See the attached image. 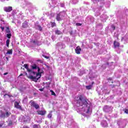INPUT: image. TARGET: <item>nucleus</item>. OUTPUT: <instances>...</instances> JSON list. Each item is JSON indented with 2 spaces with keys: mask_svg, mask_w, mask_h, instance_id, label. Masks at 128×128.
Listing matches in <instances>:
<instances>
[{
  "mask_svg": "<svg viewBox=\"0 0 128 128\" xmlns=\"http://www.w3.org/2000/svg\"><path fill=\"white\" fill-rule=\"evenodd\" d=\"M108 80H112V78H108Z\"/></svg>",
  "mask_w": 128,
  "mask_h": 128,
  "instance_id": "09e8293b",
  "label": "nucleus"
},
{
  "mask_svg": "<svg viewBox=\"0 0 128 128\" xmlns=\"http://www.w3.org/2000/svg\"><path fill=\"white\" fill-rule=\"evenodd\" d=\"M30 118L28 116H26L24 120V122H30Z\"/></svg>",
  "mask_w": 128,
  "mask_h": 128,
  "instance_id": "412c9836",
  "label": "nucleus"
},
{
  "mask_svg": "<svg viewBox=\"0 0 128 128\" xmlns=\"http://www.w3.org/2000/svg\"><path fill=\"white\" fill-rule=\"evenodd\" d=\"M30 103L31 106H33V108H35L36 110H38V108H40V106L38 105V104H36V102L32 100H31L30 102Z\"/></svg>",
  "mask_w": 128,
  "mask_h": 128,
  "instance_id": "423d86ee",
  "label": "nucleus"
},
{
  "mask_svg": "<svg viewBox=\"0 0 128 128\" xmlns=\"http://www.w3.org/2000/svg\"><path fill=\"white\" fill-rule=\"evenodd\" d=\"M6 0H0V2H6Z\"/></svg>",
  "mask_w": 128,
  "mask_h": 128,
  "instance_id": "49530a36",
  "label": "nucleus"
},
{
  "mask_svg": "<svg viewBox=\"0 0 128 128\" xmlns=\"http://www.w3.org/2000/svg\"><path fill=\"white\" fill-rule=\"evenodd\" d=\"M92 88V85H89V86H86V88H87V90H90Z\"/></svg>",
  "mask_w": 128,
  "mask_h": 128,
  "instance_id": "a878e982",
  "label": "nucleus"
},
{
  "mask_svg": "<svg viewBox=\"0 0 128 128\" xmlns=\"http://www.w3.org/2000/svg\"><path fill=\"white\" fill-rule=\"evenodd\" d=\"M4 124V122H0V128L2 126V125Z\"/></svg>",
  "mask_w": 128,
  "mask_h": 128,
  "instance_id": "ea45409f",
  "label": "nucleus"
},
{
  "mask_svg": "<svg viewBox=\"0 0 128 128\" xmlns=\"http://www.w3.org/2000/svg\"><path fill=\"white\" fill-rule=\"evenodd\" d=\"M6 38H12V33H7Z\"/></svg>",
  "mask_w": 128,
  "mask_h": 128,
  "instance_id": "b1692460",
  "label": "nucleus"
},
{
  "mask_svg": "<svg viewBox=\"0 0 128 128\" xmlns=\"http://www.w3.org/2000/svg\"><path fill=\"white\" fill-rule=\"evenodd\" d=\"M75 50L76 54H80V51L82 50V49L80 48V46H78L76 48Z\"/></svg>",
  "mask_w": 128,
  "mask_h": 128,
  "instance_id": "9b49d317",
  "label": "nucleus"
},
{
  "mask_svg": "<svg viewBox=\"0 0 128 128\" xmlns=\"http://www.w3.org/2000/svg\"><path fill=\"white\" fill-rule=\"evenodd\" d=\"M92 1L93 2H94V4H96V2H98V0H92Z\"/></svg>",
  "mask_w": 128,
  "mask_h": 128,
  "instance_id": "58836bf2",
  "label": "nucleus"
},
{
  "mask_svg": "<svg viewBox=\"0 0 128 128\" xmlns=\"http://www.w3.org/2000/svg\"><path fill=\"white\" fill-rule=\"evenodd\" d=\"M54 32L56 34H62V31L58 30H56L54 31Z\"/></svg>",
  "mask_w": 128,
  "mask_h": 128,
  "instance_id": "aec40b11",
  "label": "nucleus"
},
{
  "mask_svg": "<svg viewBox=\"0 0 128 128\" xmlns=\"http://www.w3.org/2000/svg\"><path fill=\"white\" fill-rule=\"evenodd\" d=\"M26 6H27V8H28V10H34L32 4L30 3L26 4Z\"/></svg>",
  "mask_w": 128,
  "mask_h": 128,
  "instance_id": "1a4fd4ad",
  "label": "nucleus"
},
{
  "mask_svg": "<svg viewBox=\"0 0 128 128\" xmlns=\"http://www.w3.org/2000/svg\"><path fill=\"white\" fill-rule=\"evenodd\" d=\"M28 26V23L26 21H24L22 25V27L24 28H26Z\"/></svg>",
  "mask_w": 128,
  "mask_h": 128,
  "instance_id": "9d476101",
  "label": "nucleus"
},
{
  "mask_svg": "<svg viewBox=\"0 0 128 128\" xmlns=\"http://www.w3.org/2000/svg\"><path fill=\"white\" fill-rule=\"evenodd\" d=\"M87 20H88V22H94V17L92 16H88L87 18Z\"/></svg>",
  "mask_w": 128,
  "mask_h": 128,
  "instance_id": "4468645a",
  "label": "nucleus"
},
{
  "mask_svg": "<svg viewBox=\"0 0 128 128\" xmlns=\"http://www.w3.org/2000/svg\"><path fill=\"white\" fill-rule=\"evenodd\" d=\"M60 6H61V7H62V8H64V4H61Z\"/></svg>",
  "mask_w": 128,
  "mask_h": 128,
  "instance_id": "37998d69",
  "label": "nucleus"
},
{
  "mask_svg": "<svg viewBox=\"0 0 128 128\" xmlns=\"http://www.w3.org/2000/svg\"><path fill=\"white\" fill-rule=\"evenodd\" d=\"M23 128H30L28 126H23Z\"/></svg>",
  "mask_w": 128,
  "mask_h": 128,
  "instance_id": "c03bdc74",
  "label": "nucleus"
},
{
  "mask_svg": "<svg viewBox=\"0 0 128 128\" xmlns=\"http://www.w3.org/2000/svg\"><path fill=\"white\" fill-rule=\"evenodd\" d=\"M7 60H8V57L6 58Z\"/></svg>",
  "mask_w": 128,
  "mask_h": 128,
  "instance_id": "603ef678",
  "label": "nucleus"
},
{
  "mask_svg": "<svg viewBox=\"0 0 128 128\" xmlns=\"http://www.w3.org/2000/svg\"><path fill=\"white\" fill-rule=\"evenodd\" d=\"M15 107L16 108H19V110H22V106H20V104L18 102H16L14 104Z\"/></svg>",
  "mask_w": 128,
  "mask_h": 128,
  "instance_id": "f3484780",
  "label": "nucleus"
},
{
  "mask_svg": "<svg viewBox=\"0 0 128 128\" xmlns=\"http://www.w3.org/2000/svg\"><path fill=\"white\" fill-rule=\"evenodd\" d=\"M2 22H4V21H2Z\"/></svg>",
  "mask_w": 128,
  "mask_h": 128,
  "instance_id": "4d7b16f0",
  "label": "nucleus"
},
{
  "mask_svg": "<svg viewBox=\"0 0 128 128\" xmlns=\"http://www.w3.org/2000/svg\"><path fill=\"white\" fill-rule=\"evenodd\" d=\"M30 67L32 68L30 70H32V72H30L33 74V76H29V78L32 80L34 82H36L38 80V78H40L42 74V70H40L36 64L30 66Z\"/></svg>",
  "mask_w": 128,
  "mask_h": 128,
  "instance_id": "f03ea898",
  "label": "nucleus"
},
{
  "mask_svg": "<svg viewBox=\"0 0 128 128\" xmlns=\"http://www.w3.org/2000/svg\"><path fill=\"white\" fill-rule=\"evenodd\" d=\"M76 100L77 106H80L79 110L84 118H90L92 114V105L88 102V100L84 98L80 95L78 97Z\"/></svg>",
  "mask_w": 128,
  "mask_h": 128,
  "instance_id": "f257e3e1",
  "label": "nucleus"
},
{
  "mask_svg": "<svg viewBox=\"0 0 128 128\" xmlns=\"http://www.w3.org/2000/svg\"><path fill=\"white\" fill-rule=\"evenodd\" d=\"M52 114H48V118H52Z\"/></svg>",
  "mask_w": 128,
  "mask_h": 128,
  "instance_id": "473e14b6",
  "label": "nucleus"
},
{
  "mask_svg": "<svg viewBox=\"0 0 128 128\" xmlns=\"http://www.w3.org/2000/svg\"><path fill=\"white\" fill-rule=\"evenodd\" d=\"M110 2H108V4L107 6H107L108 8V6H110Z\"/></svg>",
  "mask_w": 128,
  "mask_h": 128,
  "instance_id": "a19ab883",
  "label": "nucleus"
},
{
  "mask_svg": "<svg viewBox=\"0 0 128 128\" xmlns=\"http://www.w3.org/2000/svg\"><path fill=\"white\" fill-rule=\"evenodd\" d=\"M50 92H52V96H56V93L52 91V90H51Z\"/></svg>",
  "mask_w": 128,
  "mask_h": 128,
  "instance_id": "72a5a7b5",
  "label": "nucleus"
},
{
  "mask_svg": "<svg viewBox=\"0 0 128 128\" xmlns=\"http://www.w3.org/2000/svg\"><path fill=\"white\" fill-rule=\"evenodd\" d=\"M89 128H96L94 125L93 124H91Z\"/></svg>",
  "mask_w": 128,
  "mask_h": 128,
  "instance_id": "7c9ffc66",
  "label": "nucleus"
},
{
  "mask_svg": "<svg viewBox=\"0 0 128 128\" xmlns=\"http://www.w3.org/2000/svg\"><path fill=\"white\" fill-rule=\"evenodd\" d=\"M43 56L44 58H46V60H48V58H50V57L48 56H46L44 55H43Z\"/></svg>",
  "mask_w": 128,
  "mask_h": 128,
  "instance_id": "e433bc0d",
  "label": "nucleus"
},
{
  "mask_svg": "<svg viewBox=\"0 0 128 128\" xmlns=\"http://www.w3.org/2000/svg\"><path fill=\"white\" fill-rule=\"evenodd\" d=\"M49 4L51 6H54L56 2H54V0H50Z\"/></svg>",
  "mask_w": 128,
  "mask_h": 128,
  "instance_id": "2eb2a0df",
  "label": "nucleus"
},
{
  "mask_svg": "<svg viewBox=\"0 0 128 128\" xmlns=\"http://www.w3.org/2000/svg\"><path fill=\"white\" fill-rule=\"evenodd\" d=\"M108 18V16L106 14H104L100 16L101 20H102V22H106Z\"/></svg>",
  "mask_w": 128,
  "mask_h": 128,
  "instance_id": "6e6552de",
  "label": "nucleus"
},
{
  "mask_svg": "<svg viewBox=\"0 0 128 128\" xmlns=\"http://www.w3.org/2000/svg\"><path fill=\"white\" fill-rule=\"evenodd\" d=\"M0 28H1V30H2V32H4V27L0 26Z\"/></svg>",
  "mask_w": 128,
  "mask_h": 128,
  "instance_id": "c9c22d12",
  "label": "nucleus"
},
{
  "mask_svg": "<svg viewBox=\"0 0 128 128\" xmlns=\"http://www.w3.org/2000/svg\"><path fill=\"white\" fill-rule=\"evenodd\" d=\"M6 46L8 48V46H10V40H7L6 41Z\"/></svg>",
  "mask_w": 128,
  "mask_h": 128,
  "instance_id": "393cba45",
  "label": "nucleus"
},
{
  "mask_svg": "<svg viewBox=\"0 0 128 128\" xmlns=\"http://www.w3.org/2000/svg\"><path fill=\"white\" fill-rule=\"evenodd\" d=\"M24 68H26L28 72H32V70L28 68V64H24Z\"/></svg>",
  "mask_w": 128,
  "mask_h": 128,
  "instance_id": "dca6fc26",
  "label": "nucleus"
},
{
  "mask_svg": "<svg viewBox=\"0 0 128 128\" xmlns=\"http://www.w3.org/2000/svg\"><path fill=\"white\" fill-rule=\"evenodd\" d=\"M123 40H124V37H122V40H121L122 42Z\"/></svg>",
  "mask_w": 128,
  "mask_h": 128,
  "instance_id": "8fccbe9b",
  "label": "nucleus"
},
{
  "mask_svg": "<svg viewBox=\"0 0 128 128\" xmlns=\"http://www.w3.org/2000/svg\"><path fill=\"white\" fill-rule=\"evenodd\" d=\"M8 96H10V95H8Z\"/></svg>",
  "mask_w": 128,
  "mask_h": 128,
  "instance_id": "13d9d810",
  "label": "nucleus"
},
{
  "mask_svg": "<svg viewBox=\"0 0 128 128\" xmlns=\"http://www.w3.org/2000/svg\"><path fill=\"white\" fill-rule=\"evenodd\" d=\"M38 30H40V32H42V28L40 25L38 26Z\"/></svg>",
  "mask_w": 128,
  "mask_h": 128,
  "instance_id": "cd10ccee",
  "label": "nucleus"
},
{
  "mask_svg": "<svg viewBox=\"0 0 128 128\" xmlns=\"http://www.w3.org/2000/svg\"><path fill=\"white\" fill-rule=\"evenodd\" d=\"M112 107L106 106L104 107L103 110L105 112H112Z\"/></svg>",
  "mask_w": 128,
  "mask_h": 128,
  "instance_id": "39448f33",
  "label": "nucleus"
},
{
  "mask_svg": "<svg viewBox=\"0 0 128 128\" xmlns=\"http://www.w3.org/2000/svg\"><path fill=\"white\" fill-rule=\"evenodd\" d=\"M6 54H12V49L8 50Z\"/></svg>",
  "mask_w": 128,
  "mask_h": 128,
  "instance_id": "4be33fe9",
  "label": "nucleus"
},
{
  "mask_svg": "<svg viewBox=\"0 0 128 128\" xmlns=\"http://www.w3.org/2000/svg\"><path fill=\"white\" fill-rule=\"evenodd\" d=\"M127 54H128V50L127 51Z\"/></svg>",
  "mask_w": 128,
  "mask_h": 128,
  "instance_id": "6e6d98bb",
  "label": "nucleus"
},
{
  "mask_svg": "<svg viewBox=\"0 0 128 128\" xmlns=\"http://www.w3.org/2000/svg\"><path fill=\"white\" fill-rule=\"evenodd\" d=\"M4 10L5 12H12V6L4 7Z\"/></svg>",
  "mask_w": 128,
  "mask_h": 128,
  "instance_id": "0eeeda50",
  "label": "nucleus"
},
{
  "mask_svg": "<svg viewBox=\"0 0 128 128\" xmlns=\"http://www.w3.org/2000/svg\"><path fill=\"white\" fill-rule=\"evenodd\" d=\"M118 124L119 125V126H120V128H124V126H126V122H118Z\"/></svg>",
  "mask_w": 128,
  "mask_h": 128,
  "instance_id": "ddd939ff",
  "label": "nucleus"
},
{
  "mask_svg": "<svg viewBox=\"0 0 128 128\" xmlns=\"http://www.w3.org/2000/svg\"><path fill=\"white\" fill-rule=\"evenodd\" d=\"M66 16V12H60L59 14H57L56 20L58 22H60V20H64V18Z\"/></svg>",
  "mask_w": 128,
  "mask_h": 128,
  "instance_id": "7ed1b4c3",
  "label": "nucleus"
},
{
  "mask_svg": "<svg viewBox=\"0 0 128 128\" xmlns=\"http://www.w3.org/2000/svg\"><path fill=\"white\" fill-rule=\"evenodd\" d=\"M76 26H82V24L76 23Z\"/></svg>",
  "mask_w": 128,
  "mask_h": 128,
  "instance_id": "f704fd0d",
  "label": "nucleus"
},
{
  "mask_svg": "<svg viewBox=\"0 0 128 128\" xmlns=\"http://www.w3.org/2000/svg\"><path fill=\"white\" fill-rule=\"evenodd\" d=\"M6 32L7 34H10V33H12L10 32V28L8 27H6Z\"/></svg>",
  "mask_w": 128,
  "mask_h": 128,
  "instance_id": "5701e85b",
  "label": "nucleus"
},
{
  "mask_svg": "<svg viewBox=\"0 0 128 128\" xmlns=\"http://www.w3.org/2000/svg\"><path fill=\"white\" fill-rule=\"evenodd\" d=\"M92 84H94V82H92Z\"/></svg>",
  "mask_w": 128,
  "mask_h": 128,
  "instance_id": "5fc2aeb1",
  "label": "nucleus"
},
{
  "mask_svg": "<svg viewBox=\"0 0 128 128\" xmlns=\"http://www.w3.org/2000/svg\"><path fill=\"white\" fill-rule=\"evenodd\" d=\"M111 28H112L111 30H112V32H114V30H116V26L114 25H112L111 26Z\"/></svg>",
  "mask_w": 128,
  "mask_h": 128,
  "instance_id": "bb28decb",
  "label": "nucleus"
},
{
  "mask_svg": "<svg viewBox=\"0 0 128 128\" xmlns=\"http://www.w3.org/2000/svg\"><path fill=\"white\" fill-rule=\"evenodd\" d=\"M50 24H51V26H52V28H54V26H56V23L55 22H51Z\"/></svg>",
  "mask_w": 128,
  "mask_h": 128,
  "instance_id": "c756f323",
  "label": "nucleus"
},
{
  "mask_svg": "<svg viewBox=\"0 0 128 128\" xmlns=\"http://www.w3.org/2000/svg\"><path fill=\"white\" fill-rule=\"evenodd\" d=\"M114 48H118V46H120V43H118V42L114 41Z\"/></svg>",
  "mask_w": 128,
  "mask_h": 128,
  "instance_id": "6ab92c4d",
  "label": "nucleus"
},
{
  "mask_svg": "<svg viewBox=\"0 0 128 128\" xmlns=\"http://www.w3.org/2000/svg\"><path fill=\"white\" fill-rule=\"evenodd\" d=\"M124 112H125L126 114H128V109L125 110Z\"/></svg>",
  "mask_w": 128,
  "mask_h": 128,
  "instance_id": "79ce46f5",
  "label": "nucleus"
},
{
  "mask_svg": "<svg viewBox=\"0 0 128 128\" xmlns=\"http://www.w3.org/2000/svg\"><path fill=\"white\" fill-rule=\"evenodd\" d=\"M22 76V74H20V76Z\"/></svg>",
  "mask_w": 128,
  "mask_h": 128,
  "instance_id": "864d4df0",
  "label": "nucleus"
},
{
  "mask_svg": "<svg viewBox=\"0 0 128 128\" xmlns=\"http://www.w3.org/2000/svg\"><path fill=\"white\" fill-rule=\"evenodd\" d=\"M7 74H8V72H6L4 74V76H6Z\"/></svg>",
  "mask_w": 128,
  "mask_h": 128,
  "instance_id": "3c124183",
  "label": "nucleus"
},
{
  "mask_svg": "<svg viewBox=\"0 0 128 128\" xmlns=\"http://www.w3.org/2000/svg\"><path fill=\"white\" fill-rule=\"evenodd\" d=\"M33 128H40V126L38 124H34L33 126Z\"/></svg>",
  "mask_w": 128,
  "mask_h": 128,
  "instance_id": "c85d7f7f",
  "label": "nucleus"
},
{
  "mask_svg": "<svg viewBox=\"0 0 128 128\" xmlns=\"http://www.w3.org/2000/svg\"><path fill=\"white\" fill-rule=\"evenodd\" d=\"M99 10H104V8H102V6H100Z\"/></svg>",
  "mask_w": 128,
  "mask_h": 128,
  "instance_id": "4c0bfd02",
  "label": "nucleus"
},
{
  "mask_svg": "<svg viewBox=\"0 0 128 128\" xmlns=\"http://www.w3.org/2000/svg\"><path fill=\"white\" fill-rule=\"evenodd\" d=\"M101 126H102L103 128H106V126H108V123L106 122V121L103 120L101 122Z\"/></svg>",
  "mask_w": 128,
  "mask_h": 128,
  "instance_id": "f8f14e48",
  "label": "nucleus"
},
{
  "mask_svg": "<svg viewBox=\"0 0 128 128\" xmlns=\"http://www.w3.org/2000/svg\"><path fill=\"white\" fill-rule=\"evenodd\" d=\"M10 112H2L1 114H0V118H8L10 116Z\"/></svg>",
  "mask_w": 128,
  "mask_h": 128,
  "instance_id": "20e7f679",
  "label": "nucleus"
},
{
  "mask_svg": "<svg viewBox=\"0 0 128 128\" xmlns=\"http://www.w3.org/2000/svg\"><path fill=\"white\" fill-rule=\"evenodd\" d=\"M39 90H40V92H42V90H44V89L40 88V89H39Z\"/></svg>",
  "mask_w": 128,
  "mask_h": 128,
  "instance_id": "de8ad7c7",
  "label": "nucleus"
},
{
  "mask_svg": "<svg viewBox=\"0 0 128 128\" xmlns=\"http://www.w3.org/2000/svg\"><path fill=\"white\" fill-rule=\"evenodd\" d=\"M98 14L96 15V13L95 14V16H100V12H98Z\"/></svg>",
  "mask_w": 128,
  "mask_h": 128,
  "instance_id": "a18cd8bd",
  "label": "nucleus"
},
{
  "mask_svg": "<svg viewBox=\"0 0 128 128\" xmlns=\"http://www.w3.org/2000/svg\"><path fill=\"white\" fill-rule=\"evenodd\" d=\"M38 114H40V116H44L46 114V110H40L38 112Z\"/></svg>",
  "mask_w": 128,
  "mask_h": 128,
  "instance_id": "a211bd4d",
  "label": "nucleus"
},
{
  "mask_svg": "<svg viewBox=\"0 0 128 128\" xmlns=\"http://www.w3.org/2000/svg\"><path fill=\"white\" fill-rule=\"evenodd\" d=\"M62 47H61V48H66V45H64V44H62Z\"/></svg>",
  "mask_w": 128,
  "mask_h": 128,
  "instance_id": "2f4dec72",
  "label": "nucleus"
}]
</instances>
